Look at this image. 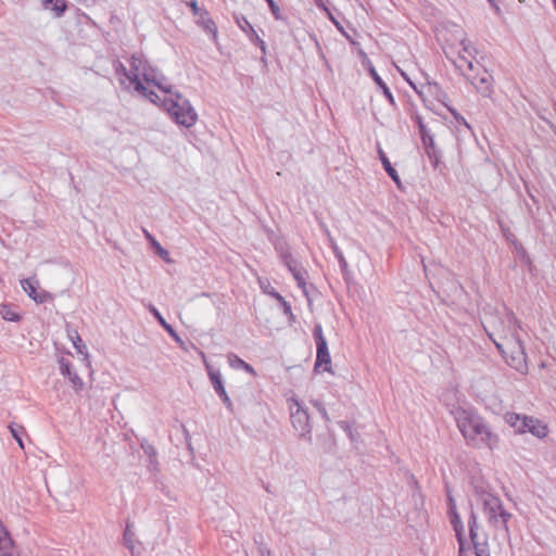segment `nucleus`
Masks as SVG:
<instances>
[{"label": "nucleus", "instance_id": "nucleus-1", "mask_svg": "<svg viewBox=\"0 0 556 556\" xmlns=\"http://www.w3.org/2000/svg\"><path fill=\"white\" fill-rule=\"evenodd\" d=\"M484 329L507 364L521 374L528 371L527 355L521 340L522 329L511 314L490 315Z\"/></svg>", "mask_w": 556, "mask_h": 556}, {"label": "nucleus", "instance_id": "nucleus-2", "mask_svg": "<svg viewBox=\"0 0 556 556\" xmlns=\"http://www.w3.org/2000/svg\"><path fill=\"white\" fill-rule=\"evenodd\" d=\"M453 414L457 428L468 446L488 451H493L498 446V434L476 410L457 407Z\"/></svg>", "mask_w": 556, "mask_h": 556}, {"label": "nucleus", "instance_id": "nucleus-3", "mask_svg": "<svg viewBox=\"0 0 556 556\" xmlns=\"http://www.w3.org/2000/svg\"><path fill=\"white\" fill-rule=\"evenodd\" d=\"M116 74L119 83L125 88H134L140 96L149 99L152 103H157V100H160V96L151 86L162 88L163 84L156 79L154 70L149 67L141 56H131L129 70L124 64L118 63L116 65Z\"/></svg>", "mask_w": 556, "mask_h": 556}, {"label": "nucleus", "instance_id": "nucleus-4", "mask_svg": "<svg viewBox=\"0 0 556 556\" xmlns=\"http://www.w3.org/2000/svg\"><path fill=\"white\" fill-rule=\"evenodd\" d=\"M164 92V97L157 100L169 116L180 126L192 127L198 119V114L191 103L179 93H173L169 88L162 85L159 88Z\"/></svg>", "mask_w": 556, "mask_h": 556}, {"label": "nucleus", "instance_id": "nucleus-5", "mask_svg": "<svg viewBox=\"0 0 556 556\" xmlns=\"http://www.w3.org/2000/svg\"><path fill=\"white\" fill-rule=\"evenodd\" d=\"M478 501L482 505L489 522L495 527H503L505 532L508 533V521L511 514L504 509L502 501L486 491L478 493Z\"/></svg>", "mask_w": 556, "mask_h": 556}, {"label": "nucleus", "instance_id": "nucleus-6", "mask_svg": "<svg viewBox=\"0 0 556 556\" xmlns=\"http://www.w3.org/2000/svg\"><path fill=\"white\" fill-rule=\"evenodd\" d=\"M506 422L511 426L517 433H531L538 439H544L548 434L547 425L534 417L509 413L505 417Z\"/></svg>", "mask_w": 556, "mask_h": 556}, {"label": "nucleus", "instance_id": "nucleus-7", "mask_svg": "<svg viewBox=\"0 0 556 556\" xmlns=\"http://www.w3.org/2000/svg\"><path fill=\"white\" fill-rule=\"evenodd\" d=\"M288 404L293 429L301 438H305L311 441L312 426L308 413L302 407L300 401L295 397L289 399Z\"/></svg>", "mask_w": 556, "mask_h": 556}, {"label": "nucleus", "instance_id": "nucleus-8", "mask_svg": "<svg viewBox=\"0 0 556 556\" xmlns=\"http://www.w3.org/2000/svg\"><path fill=\"white\" fill-rule=\"evenodd\" d=\"M50 492L58 502H62L71 497L74 492L73 481L68 475L56 477L51 485Z\"/></svg>", "mask_w": 556, "mask_h": 556}, {"label": "nucleus", "instance_id": "nucleus-9", "mask_svg": "<svg viewBox=\"0 0 556 556\" xmlns=\"http://www.w3.org/2000/svg\"><path fill=\"white\" fill-rule=\"evenodd\" d=\"M60 371L63 376L68 378L70 384L72 389L79 393L83 391L85 383L79 375V370L70 363V361L65 357H61L59 359Z\"/></svg>", "mask_w": 556, "mask_h": 556}, {"label": "nucleus", "instance_id": "nucleus-10", "mask_svg": "<svg viewBox=\"0 0 556 556\" xmlns=\"http://www.w3.org/2000/svg\"><path fill=\"white\" fill-rule=\"evenodd\" d=\"M471 84L478 92L483 97H490L492 93L493 78L491 74L484 68H481L477 75L469 76Z\"/></svg>", "mask_w": 556, "mask_h": 556}, {"label": "nucleus", "instance_id": "nucleus-11", "mask_svg": "<svg viewBox=\"0 0 556 556\" xmlns=\"http://www.w3.org/2000/svg\"><path fill=\"white\" fill-rule=\"evenodd\" d=\"M23 290L27 293V295L33 299L36 303L41 304L48 301L51 295L42 290L39 287V283L37 280L34 279H24L21 281Z\"/></svg>", "mask_w": 556, "mask_h": 556}, {"label": "nucleus", "instance_id": "nucleus-12", "mask_svg": "<svg viewBox=\"0 0 556 556\" xmlns=\"http://www.w3.org/2000/svg\"><path fill=\"white\" fill-rule=\"evenodd\" d=\"M68 337L72 340L77 353L80 355L79 362L84 367V370L88 371L90 369V359L86 344L83 342L81 338L76 331L68 332Z\"/></svg>", "mask_w": 556, "mask_h": 556}, {"label": "nucleus", "instance_id": "nucleus-13", "mask_svg": "<svg viewBox=\"0 0 556 556\" xmlns=\"http://www.w3.org/2000/svg\"><path fill=\"white\" fill-rule=\"evenodd\" d=\"M460 43L463 46V50L459 53V62H458L457 66L459 68H463L466 65L470 71H472L473 70L472 59H473V54L476 52V49L466 39H462Z\"/></svg>", "mask_w": 556, "mask_h": 556}, {"label": "nucleus", "instance_id": "nucleus-14", "mask_svg": "<svg viewBox=\"0 0 556 556\" xmlns=\"http://www.w3.org/2000/svg\"><path fill=\"white\" fill-rule=\"evenodd\" d=\"M330 364H331V358H330V354L328 351L327 342H326V340L320 339V342L317 345V357H316L315 368L318 369L319 367L325 365L323 370L331 371Z\"/></svg>", "mask_w": 556, "mask_h": 556}, {"label": "nucleus", "instance_id": "nucleus-15", "mask_svg": "<svg viewBox=\"0 0 556 556\" xmlns=\"http://www.w3.org/2000/svg\"><path fill=\"white\" fill-rule=\"evenodd\" d=\"M0 556H21L14 548L9 532L0 523Z\"/></svg>", "mask_w": 556, "mask_h": 556}, {"label": "nucleus", "instance_id": "nucleus-16", "mask_svg": "<svg viewBox=\"0 0 556 556\" xmlns=\"http://www.w3.org/2000/svg\"><path fill=\"white\" fill-rule=\"evenodd\" d=\"M201 355L204 361V364H205V367H206V370H207V374H208V377L213 384L214 390L216 391L217 394H224V392L226 390L224 388L220 374L218 371H215L212 368V366L207 363L205 355L203 353Z\"/></svg>", "mask_w": 556, "mask_h": 556}, {"label": "nucleus", "instance_id": "nucleus-17", "mask_svg": "<svg viewBox=\"0 0 556 556\" xmlns=\"http://www.w3.org/2000/svg\"><path fill=\"white\" fill-rule=\"evenodd\" d=\"M198 24L203 27V29L213 36V39H217V28L214 21L208 16L206 11H203L199 16Z\"/></svg>", "mask_w": 556, "mask_h": 556}, {"label": "nucleus", "instance_id": "nucleus-18", "mask_svg": "<svg viewBox=\"0 0 556 556\" xmlns=\"http://www.w3.org/2000/svg\"><path fill=\"white\" fill-rule=\"evenodd\" d=\"M42 7L52 11L56 17L62 16L67 8L65 0H42Z\"/></svg>", "mask_w": 556, "mask_h": 556}, {"label": "nucleus", "instance_id": "nucleus-19", "mask_svg": "<svg viewBox=\"0 0 556 556\" xmlns=\"http://www.w3.org/2000/svg\"><path fill=\"white\" fill-rule=\"evenodd\" d=\"M379 159L386 169V172L389 174V176L392 178V180L396 184L397 187H401V179L394 169V167L391 165L389 159L387 157L386 153L382 151V149H378Z\"/></svg>", "mask_w": 556, "mask_h": 556}, {"label": "nucleus", "instance_id": "nucleus-20", "mask_svg": "<svg viewBox=\"0 0 556 556\" xmlns=\"http://www.w3.org/2000/svg\"><path fill=\"white\" fill-rule=\"evenodd\" d=\"M0 316L8 321L17 323L21 319V315L15 311L13 305L1 304Z\"/></svg>", "mask_w": 556, "mask_h": 556}, {"label": "nucleus", "instance_id": "nucleus-21", "mask_svg": "<svg viewBox=\"0 0 556 556\" xmlns=\"http://www.w3.org/2000/svg\"><path fill=\"white\" fill-rule=\"evenodd\" d=\"M229 363H230V365L232 367H241L245 371H248L249 374L255 375L254 368L251 365H249L248 363H245L243 359H241L238 356H236V355H230L229 356Z\"/></svg>", "mask_w": 556, "mask_h": 556}, {"label": "nucleus", "instance_id": "nucleus-22", "mask_svg": "<svg viewBox=\"0 0 556 556\" xmlns=\"http://www.w3.org/2000/svg\"><path fill=\"white\" fill-rule=\"evenodd\" d=\"M417 123H418V126H419V131H420V135H421V139L425 143L426 147L428 148H432L434 142H433V138L432 136L427 131L426 129V126L424 125V123L421 122L420 117H418L417 119Z\"/></svg>", "mask_w": 556, "mask_h": 556}, {"label": "nucleus", "instance_id": "nucleus-23", "mask_svg": "<svg viewBox=\"0 0 556 556\" xmlns=\"http://www.w3.org/2000/svg\"><path fill=\"white\" fill-rule=\"evenodd\" d=\"M260 286L264 293L271 295L277 301H282V296L275 291V289L271 287L268 280H260Z\"/></svg>", "mask_w": 556, "mask_h": 556}, {"label": "nucleus", "instance_id": "nucleus-24", "mask_svg": "<svg viewBox=\"0 0 556 556\" xmlns=\"http://www.w3.org/2000/svg\"><path fill=\"white\" fill-rule=\"evenodd\" d=\"M472 522H470V536L475 544L476 556H489V554H486L483 548H480L478 543L476 542V518L472 516Z\"/></svg>", "mask_w": 556, "mask_h": 556}, {"label": "nucleus", "instance_id": "nucleus-25", "mask_svg": "<svg viewBox=\"0 0 556 556\" xmlns=\"http://www.w3.org/2000/svg\"><path fill=\"white\" fill-rule=\"evenodd\" d=\"M151 312L153 313V315L155 316V318L159 320V323L163 326V328L170 334L173 336L175 339L178 340V338L176 337V333L175 331L173 330L172 326L168 325L165 319L162 317V315L159 313V311L154 307L151 308Z\"/></svg>", "mask_w": 556, "mask_h": 556}, {"label": "nucleus", "instance_id": "nucleus-26", "mask_svg": "<svg viewBox=\"0 0 556 556\" xmlns=\"http://www.w3.org/2000/svg\"><path fill=\"white\" fill-rule=\"evenodd\" d=\"M267 4L269 5L271 14L275 16L276 20H281V13L279 7L276 4L274 0H265Z\"/></svg>", "mask_w": 556, "mask_h": 556}, {"label": "nucleus", "instance_id": "nucleus-27", "mask_svg": "<svg viewBox=\"0 0 556 556\" xmlns=\"http://www.w3.org/2000/svg\"><path fill=\"white\" fill-rule=\"evenodd\" d=\"M311 403L326 420H329L328 413L321 402L313 400Z\"/></svg>", "mask_w": 556, "mask_h": 556}, {"label": "nucleus", "instance_id": "nucleus-28", "mask_svg": "<svg viewBox=\"0 0 556 556\" xmlns=\"http://www.w3.org/2000/svg\"><path fill=\"white\" fill-rule=\"evenodd\" d=\"M9 429H10V432H11L12 437L17 442L18 446L23 450L24 448V443H23V440H22L21 434L18 433V431L13 426H10Z\"/></svg>", "mask_w": 556, "mask_h": 556}, {"label": "nucleus", "instance_id": "nucleus-29", "mask_svg": "<svg viewBox=\"0 0 556 556\" xmlns=\"http://www.w3.org/2000/svg\"><path fill=\"white\" fill-rule=\"evenodd\" d=\"M279 302L282 306L283 313L286 315H288L290 317V319H292L293 314H292L291 306L289 305V303L283 298H282V301H279Z\"/></svg>", "mask_w": 556, "mask_h": 556}, {"label": "nucleus", "instance_id": "nucleus-30", "mask_svg": "<svg viewBox=\"0 0 556 556\" xmlns=\"http://www.w3.org/2000/svg\"><path fill=\"white\" fill-rule=\"evenodd\" d=\"M237 23H238V25H239L243 30H245V26H248V27L251 29V31H252L253 34H255V31H254L253 27L251 26V24H250V23H249L244 17H242V18H237Z\"/></svg>", "mask_w": 556, "mask_h": 556}, {"label": "nucleus", "instance_id": "nucleus-31", "mask_svg": "<svg viewBox=\"0 0 556 556\" xmlns=\"http://www.w3.org/2000/svg\"><path fill=\"white\" fill-rule=\"evenodd\" d=\"M222 399V401L224 402V404L226 405V407L228 409H232V402L231 400L229 399L227 392L225 391L224 394H218Z\"/></svg>", "mask_w": 556, "mask_h": 556}, {"label": "nucleus", "instance_id": "nucleus-32", "mask_svg": "<svg viewBox=\"0 0 556 556\" xmlns=\"http://www.w3.org/2000/svg\"><path fill=\"white\" fill-rule=\"evenodd\" d=\"M222 399V401L224 402V404L226 405V407L228 409H232V402L231 400L229 399L227 392L225 391L224 394H218Z\"/></svg>", "mask_w": 556, "mask_h": 556}, {"label": "nucleus", "instance_id": "nucleus-33", "mask_svg": "<svg viewBox=\"0 0 556 556\" xmlns=\"http://www.w3.org/2000/svg\"><path fill=\"white\" fill-rule=\"evenodd\" d=\"M314 334L316 337V344L318 345L319 342H320V339L321 340H326L323 336V330H321V327L318 325L315 327V330H314Z\"/></svg>", "mask_w": 556, "mask_h": 556}, {"label": "nucleus", "instance_id": "nucleus-34", "mask_svg": "<svg viewBox=\"0 0 556 556\" xmlns=\"http://www.w3.org/2000/svg\"><path fill=\"white\" fill-rule=\"evenodd\" d=\"M155 247L159 255L168 262V252L165 249H163L159 243H155Z\"/></svg>", "mask_w": 556, "mask_h": 556}, {"label": "nucleus", "instance_id": "nucleus-35", "mask_svg": "<svg viewBox=\"0 0 556 556\" xmlns=\"http://www.w3.org/2000/svg\"><path fill=\"white\" fill-rule=\"evenodd\" d=\"M455 531H456V534H457L458 541H459V556H466V551H465V547H464V544H463V540H462L459 530L457 529L456 526H455Z\"/></svg>", "mask_w": 556, "mask_h": 556}, {"label": "nucleus", "instance_id": "nucleus-36", "mask_svg": "<svg viewBox=\"0 0 556 556\" xmlns=\"http://www.w3.org/2000/svg\"><path fill=\"white\" fill-rule=\"evenodd\" d=\"M190 8L193 12L194 15H197L198 17L201 15V13L204 11L203 9L199 8L198 7V3L197 1H191L190 2Z\"/></svg>", "mask_w": 556, "mask_h": 556}, {"label": "nucleus", "instance_id": "nucleus-37", "mask_svg": "<svg viewBox=\"0 0 556 556\" xmlns=\"http://www.w3.org/2000/svg\"><path fill=\"white\" fill-rule=\"evenodd\" d=\"M370 74L374 78V80L381 87L384 83L383 80L381 79V77L378 75V73L376 72V70L374 67L370 68Z\"/></svg>", "mask_w": 556, "mask_h": 556}, {"label": "nucleus", "instance_id": "nucleus-38", "mask_svg": "<svg viewBox=\"0 0 556 556\" xmlns=\"http://www.w3.org/2000/svg\"><path fill=\"white\" fill-rule=\"evenodd\" d=\"M329 17L330 20L332 21V23L336 25V27L345 36V37H349L348 34L345 33L344 28L342 27V25L331 15L329 14Z\"/></svg>", "mask_w": 556, "mask_h": 556}, {"label": "nucleus", "instance_id": "nucleus-39", "mask_svg": "<svg viewBox=\"0 0 556 556\" xmlns=\"http://www.w3.org/2000/svg\"><path fill=\"white\" fill-rule=\"evenodd\" d=\"M382 90H383V93L387 96V98L390 100V102L392 103L393 102V96L392 93L390 92L389 88L387 87L386 84H383L381 86Z\"/></svg>", "mask_w": 556, "mask_h": 556}, {"label": "nucleus", "instance_id": "nucleus-40", "mask_svg": "<svg viewBox=\"0 0 556 556\" xmlns=\"http://www.w3.org/2000/svg\"><path fill=\"white\" fill-rule=\"evenodd\" d=\"M256 40H257V42L260 45V48H261L262 52L266 53V45H265V42L258 36H256Z\"/></svg>", "mask_w": 556, "mask_h": 556}, {"label": "nucleus", "instance_id": "nucleus-41", "mask_svg": "<svg viewBox=\"0 0 556 556\" xmlns=\"http://www.w3.org/2000/svg\"><path fill=\"white\" fill-rule=\"evenodd\" d=\"M397 71L401 73V75L404 77V79L409 84L413 85L409 78L407 77L406 73L403 72L399 66H396Z\"/></svg>", "mask_w": 556, "mask_h": 556}, {"label": "nucleus", "instance_id": "nucleus-42", "mask_svg": "<svg viewBox=\"0 0 556 556\" xmlns=\"http://www.w3.org/2000/svg\"><path fill=\"white\" fill-rule=\"evenodd\" d=\"M127 547L130 549V552H131V554H132V555H136V552H135L136 546H135V545H132V544H130V543H127Z\"/></svg>", "mask_w": 556, "mask_h": 556}, {"label": "nucleus", "instance_id": "nucleus-43", "mask_svg": "<svg viewBox=\"0 0 556 556\" xmlns=\"http://www.w3.org/2000/svg\"><path fill=\"white\" fill-rule=\"evenodd\" d=\"M127 547L130 549V552H131V554H132V555H136V552H135L136 546H135V545H132V544H130V543H127Z\"/></svg>", "mask_w": 556, "mask_h": 556}, {"label": "nucleus", "instance_id": "nucleus-44", "mask_svg": "<svg viewBox=\"0 0 556 556\" xmlns=\"http://www.w3.org/2000/svg\"><path fill=\"white\" fill-rule=\"evenodd\" d=\"M294 277H295V279L299 281V283H301V282H302V277H301V275H300L299 273H295V274H294Z\"/></svg>", "mask_w": 556, "mask_h": 556}, {"label": "nucleus", "instance_id": "nucleus-45", "mask_svg": "<svg viewBox=\"0 0 556 556\" xmlns=\"http://www.w3.org/2000/svg\"><path fill=\"white\" fill-rule=\"evenodd\" d=\"M462 122L464 123V125H466L467 127H469V125L467 124V122L464 119V118H460Z\"/></svg>", "mask_w": 556, "mask_h": 556}, {"label": "nucleus", "instance_id": "nucleus-46", "mask_svg": "<svg viewBox=\"0 0 556 556\" xmlns=\"http://www.w3.org/2000/svg\"><path fill=\"white\" fill-rule=\"evenodd\" d=\"M452 114H454V116H456V118H459V117L457 116V113H455V111H452Z\"/></svg>", "mask_w": 556, "mask_h": 556}, {"label": "nucleus", "instance_id": "nucleus-47", "mask_svg": "<svg viewBox=\"0 0 556 556\" xmlns=\"http://www.w3.org/2000/svg\"><path fill=\"white\" fill-rule=\"evenodd\" d=\"M452 114H454V116H456V118H459V117L457 116V113H455V111H452Z\"/></svg>", "mask_w": 556, "mask_h": 556}, {"label": "nucleus", "instance_id": "nucleus-48", "mask_svg": "<svg viewBox=\"0 0 556 556\" xmlns=\"http://www.w3.org/2000/svg\"><path fill=\"white\" fill-rule=\"evenodd\" d=\"M554 4H555V8H556V0H554Z\"/></svg>", "mask_w": 556, "mask_h": 556}, {"label": "nucleus", "instance_id": "nucleus-49", "mask_svg": "<svg viewBox=\"0 0 556 556\" xmlns=\"http://www.w3.org/2000/svg\"><path fill=\"white\" fill-rule=\"evenodd\" d=\"M2 282V279L0 278V283Z\"/></svg>", "mask_w": 556, "mask_h": 556}]
</instances>
